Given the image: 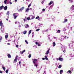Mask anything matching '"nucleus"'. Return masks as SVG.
I'll use <instances>...</instances> for the list:
<instances>
[{"mask_svg": "<svg viewBox=\"0 0 74 74\" xmlns=\"http://www.w3.org/2000/svg\"><path fill=\"white\" fill-rule=\"evenodd\" d=\"M17 60H18V55L16 56L15 58L14 59V63H16V62H17Z\"/></svg>", "mask_w": 74, "mask_h": 74, "instance_id": "nucleus-1", "label": "nucleus"}, {"mask_svg": "<svg viewBox=\"0 0 74 74\" xmlns=\"http://www.w3.org/2000/svg\"><path fill=\"white\" fill-rule=\"evenodd\" d=\"M13 16L14 17V19H15L18 17V15H16V13L13 14Z\"/></svg>", "mask_w": 74, "mask_h": 74, "instance_id": "nucleus-2", "label": "nucleus"}, {"mask_svg": "<svg viewBox=\"0 0 74 74\" xmlns=\"http://www.w3.org/2000/svg\"><path fill=\"white\" fill-rule=\"evenodd\" d=\"M33 60V62L34 64H35V63H36V62H37V60L36 59H32Z\"/></svg>", "mask_w": 74, "mask_h": 74, "instance_id": "nucleus-3", "label": "nucleus"}, {"mask_svg": "<svg viewBox=\"0 0 74 74\" xmlns=\"http://www.w3.org/2000/svg\"><path fill=\"white\" fill-rule=\"evenodd\" d=\"M58 60L60 61H63V58H59Z\"/></svg>", "mask_w": 74, "mask_h": 74, "instance_id": "nucleus-4", "label": "nucleus"}, {"mask_svg": "<svg viewBox=\"0 0 74 74\" xmlns=\"http://www.w3.org/2000/svg\"><path fill=\"white\" fill-rule=\"evenodd\" d=\"M3 25V23H2V21H0V26H1V27H2Z\"/></svg>", "mask_w": 74, "mask_h": 74, "instance_id": "nucleus-5", "label": "nucleus"}, {"mask_svg": "<svg viewBox=\"0 0 74 74\" xmlns=\"http://www.w3.org/2000/svg\"><path fill=\"white\" fill-rule=\"evenodd\" d=\"M7 8L8 7L7 6H6L3 8V9L4 10H7Z\"/></svg>", "mask_w": 74, "mask_h": 74, "instance_id": "nucleus-6", "label": "nucleus"}, {"mask_svg": "<svg viewBox=\"0 0 74 74\" xmlns=\"http://www.w3.org/2000/svg\"><path fill=\"white\" fill-rule=\"evenodd\" d=\"M25 52V50H24L23 51H22V52H21L20 53V54H23V53Z\"/></svg>", "mask_w": 74, "mask_h": 74, "instance_id": "nucleus-7", "label": "nucleus"}, {"mask_svg": "<svg viewBox=\"0 0 74 74\" xmlns=\"http://www.w3.org/2000/svg\"><path fill=\"white\" fill-rule=\"evenodd\" d=\"M24 8H24V7H22L20 8V11H22L23 10Z\"/></svg>", "mask_w": 74, "mask_h": 74, "instance_id": "nucleus-8", "label": "nucleus"}, {"mask_svg": "<svg viewBox=\"0 0 74 74\" xmlns=\"http://www.w3.org/2000/svg\"><path fill=\"white\" fill-rule=\"evenodd\" d=\"M53 1H50V3H49V5H50L51 4H53Z\"/></svg>", "mask_w": 74, "mask_h": 74, "instance_id": "nucleus-9", "label": "nucleus"}, {"mask_svg": "<svg viewBox=\"0 0 74 74\" xmlns=\"http://www.w3.org/2000/svg\"><path fill=\"white\" fill-rule=\"evenodd\" d=\"M65 38V37H64L63 36H62V37L60 38V40H62V39H63V38Z\"/></svg>", "mask_w": 74, "mask_h": 74, "instance_id": "nucleus-10", "label": "nucleus"}, {"mask_svg": "<svg viewBox=\"0 0 74 74\" xmlns=\"http://www.w3.org/2000/svg\"><path fill=\"white\" fill-rule=\"evenodd\" d=\"M49 50H47V52H46L45 54H46V55H48V53H49Z\"/></svg>", "mask_w": 74, "mask_h": 74, "instance_id": "nucleus-11", "label": "nucleus"}, {"mask_svg": "<svg viewBox=\"0 0 74 74\" xmlns=\"http://www.w3.org/2000/svg\"><path fill=\"white\" fill-rule=\"evenodd\" d=\"M8 55H7L8 58H11V55L10 54H8Z\"/></svg>", "mask_w": 74, "mask_h": 74, "instance_id": "nucleus-12", "label": "nucleus"}, {"mask_svg": "<svg viewBox=\"0 0 74 74\" xmlns=\"http://www.w3.org/2000/svg\"><path fill=\"white\" fill-rule=\"evenodd\" d=\"M4 8V6H1L0 7V9L1 10H2L3 8Z\"/></svg>", "mask_w": 74, "mask_h": 74, "instance_id": "nucleus-13", "label": "nucleus"}, {"mask_svg": "<svg viewBox=\"0 0 74 74\" xmlns=\"http://www.w3.org/2000/svg\"><path fill=\"white\" fill-rule=\"evenodd\" d=\"M29 10H30L29 8H27L26 9L25 12H28V11H29Z\"/></svg>", "mask_w": 74, "mask_h": 74, "instance_id": "nucleus-14", "label": "nucleus"}, {"mask_svg": "<svg viewBox=\"0 0 74 74\" xmlns=\"http://www.w3.org/2000/svg\"><path fill=\"white\" fill-rule=\"evenodd\" d=\"M25 28H28V27H29V26L28 24H27L25 27Z\"/></svg>", "mask_w": 74, "mask_h": 74, "instance_id": "nucleus-15", "label": "nucleus"}, {"mask_svg": "<svg viewBox=\"0 0 74 74\" xmlns=\"http://www.w3.org/2000/svg\"><path fill=\"white\" fill-rule=\"evenodd\" d=\"M27 33V31H24L23 32V33L24 34H26Z\"/></svg>", "mask_w": 74, "mask_h": 74, "instance_id": "nucleus-16", "label": "nucleus"}, {"mask_svg": "<svg viewBox=\"0 0 74 74\" xmlns=\"http://www.w3.org/2000/svg\"><path fill=\"white\" fill-rule=\"evenodd\" d=\"M45 59H46V60H48V58L47 57V56H45Z\"/></svg>", "mask_w": 74, "mask_h": 74, "instance_id": "nucleus-17", "label": "nucleus"}, {"mask_svg": "<svg viewBox=\"0 0 74 74\" xmlns=\"http://www.w3.org/2000/svg\"><path fill=\"white\" fill-rule=\"evenodd\" d=\"M67 21V19H66L63 22V23H65V22H66Z\"/></svg>", "mask_w": 74, "mask_h": 74, "instance_id": "nucleus-18", "label": "nucleus"}, {"mask_svg": "<svg viewBox=\"0 0 74 74\" xmlns=\"http://www.w3.org/2000/svg\"><path fill=\"white\" fill-rule=\"evenodd\" d=\"M60 30H58L57 31V33H60Z\"/></svg>", "mask_w": 74, "mask_h": 74, "instance_id": "nucleus-19", "label": "nucleus"}, {"mask_svg": "<svg viewBox=\"0 0 74 74\" xmlns=\"http://www.w3.org/2000/svg\"><path fill=\"white\" fill-rule=\"evenodd\" d=\"M15 23L16 24H19V22H18V21H16L15 22Z\"/></svg>", "mask_w": 74, "mask_h": 74, "instance_id": "nucleus-20", "label": "nucleus"}, {"mask_svg": "<svg viewBox=\"0 0 74 74\" xmlns=\"http://www.w3.org/2000/svg\"><path fill=\"white\" fill-rule=\"evenodd\" d=\"M3 39V38L1 36L0 37V42H1V40Z\"/></svg>", "mask_w": 74, "mask_h": 74, "instance_id": "nucleus-21", "label": "nucleus"}, {"mask_svg": "<svg viewBox=\"0 0 74 74\" xmlns=\"http://www.w3.org/2000/svg\"><path fill=\"white\" fill-rule=\"evenodd\" d=\"M53 47H55L56 45V44L55 43V42H53Z\"/></svg>", "mask_w": 74, "mask_h": 74, "instance_id": "nucleus-22", "label": "nucleus"}, {"mask_svg": "<svg viewBox=\"0 0 74 74\" xmlns=\"http://www.w3.org/2000/svg\"><path fill=\"white\" fill-rule=\"evenodd\" d=\"M63 71L62 70H61L60 71V74H62V73H63Z\"/></svg>", "mask_w": 74, "mask_h": 74, "instance_id": "nucleus-23", "label": "nucleus"}, {"mask_svg": "<svg viewBox=\"0 0 74 74\" xmlns=\"http://www.w3.org/2000/svg\"><path fill=\"white\" fill-rule=\"evenodd\" d=\"M30 19V18L29 17H27V20H28V21H29Z\"/></svg>", "mask_w": 74, "mask_h": 74, "instance_id": "nucleus-24", "label": "nucleus"}, {"mask_svg": "<svg viewBox=\"0 0 74 74\" xmlns=\"http://www.w3.org/2000/svg\"><path fill=\"white\" fill-rule=\"evenodd\" d=\"M71 8H72V10H74V5H73L72 6Z\"/></svg>", "mask_w": 74, "mask_h": 74, "instance_id": "nucleus-25", "label": "nucleus"}, {"mask_svg": "<svg viewBox=\"0 0 74 74\" xmlns=\"http://www.w3.org/2000/svg\"><path fill=\"white\" fill-rule=\"evenodd\" d=\"M5 38H8V34H7L5 36Z\"/></svg>", "mask_w": 74, "mask_h": 74, "instance_id": "nucleus-26", "label": "nucleus"}, {"mask_svg": "<svg viewBox=\"0 0 74 74\" xmlns=\"http://www.w3.org/2000/svg\"><path fill=\"white\" fill-rule=\"evenodd\" d=\"M4 3L5 4H7V0H5L4 1Z\"/></svg>", "mask_w": 74, "mask_h": 74, "instance_id": "nucleus-27", "label": "nucleus"}, {"mask_svg": "<svg viewBox=\"0 0 74 74\" xmlns=\"http://www.w3.org/2000/svg\"><path fill=\"white\" fill-rule=\"evenodd\" d=\"M34 18H35V17L33 16H32L31 19H33Z\"/></svg>", "mask_w": 74, "mask_h": 74, "instance_id": "nucleus-28", "label": "nucleus"}, {"mask_svg": "<svg viewBox=\"0 0 74 74\" xmlns=\"http://www.w3.org/2000/svg\"><path fill=\"white\" fill-rule=\"evenodd\" d=\"M31 32H32V30H30L29 32V34H30L31 33Z\"/></svg>", "mask_w": 74, "mask_h": 74, "instance_id": "nucleus-29", "label": "nucleus"}, {"mask_svg": "<svg viewBox=\"0 0 74 74\" xmlns=\"http://www.w3.org/2000/svg\"><path fill=\"white\" fill-rule=\"evenodd\" d=\"M32 37H34V32L32 33Z\"/></svg>", "mask_w": 74, "mask_h": 74, "instance_id": "nucleus-30", "label": "nucleus"}, {"mask_svg": "<svg viewBox=\"0 0 74 74\" xmlns=\"http://www.w3.org/2000/svg\"><path fill=\"white\" fill-rule=\"evenodd\" d=\"M30 6H31V3L29 4L28 7V8H29V7H30Z\"/></svg>", "mask_w": 74, "mask_h": 74, "instance_id": "nucleus-31", "label": "nucleus"}, {"mask_svg": "<svg viewBox=\"0 0 74 74\" xmlns=\"http://www.w3.org/2000/svg\"><path fill=\"white\" fill-rule=\"evenodd\" d=\"M5 72L6 73H8V70H6L5 71Z\"/></svg>", "mask_w": 74, "mask_h": 74, "instance_id": "nucleus-32", "label": "nucleus"}, {"mask_svg": "<svg viewBox=\"0 0 74 74\" xmlns=\"http://www.w3.org/2000/svg\"><path fill=\"white\" fill-rule=\"evenodd\" d=\"M9 11H8L7 13V15H9Z\"/></svg>", "mask_w": 74, "mask_h": 74, "instance_id": "nucleus-33", "label": "nucleus"}, {"mask_svg": "<svg viewBox=\"0 0 74 74\" xmlns=\"http://www.w3.org/2000/svg\"><path fill=\"white\" fill-rule=\"evenodd\" d=\"M61 67H62V65H59L58 66V68H59V69H60V68H61Z\"/></svg>", "mask_w": 74, "mask_h": 74, "instance_id": "nucleus-34", "label": "nucleus"}, {"mask_svg": "<svg viewBox=\"0 0 74 74\" xmlns=\"http://www.w3.org/2000/svg\"><path fill=\"white\" fill-rule=\"evenodd\" d=\"M68 72L70 73V74H71V71L69 70L68 71Z\"/></svg>", "mask_w": 74, "mask_h": 74, "instance_id": "nucleus-35", "label": "nucleus"}, {"mask_svg": "<svg viewBox=\"0 0 74 74\" xmlns=\"http://www.w3.org/2000/svg\"><path fill=\"white\" fill-rule=\"evenodd\" d=\"M28 58H31V54H29L28 56Z\"/></svg>", "mask_w": 74, "mask_h": 74, "instance_id": "nucleus-36", "label": "nucleus"}, {"mask_svg": "<svg viewBox=\"0 0 74 74\" xmlns=\"http://www.w3.org/2000/svg\"><path fill=\"white\" fill-rule=\"evenodd\" d=\"M34 66H36V67H37L38 65H37V64H35Z\"/></svg>", "mask_w": 74, "mask_h": 74, "instance_id": "nucleus-37", "label": "nucleus"}, {"mask_svg": "<svg viewBox=\"0 0 74 74\" xmlns=\"http://www.w3.org/2000/svg\"><path fill=\"white\" fill-rule=\"evenodd\" d=\"M25 41L26 43V44H28V42H27V40H25Z\"/></svg>", "mask_w": 74, "mask_h": 74, "instance_id": "nucleus-38", "label": "nucleus"}, {"mask_svg": "<svg viewBox=\"0 0 74 74\" xmlns=\"http://www.w3.org/2000/svg\"><path fill=\"white\" fill-rule=\"evenodd\" d=\"M35 44L36 45H38V44H39V43H38V42H35Z\"/></svg>", "mask_w": 74, "mask_h": 74, "instance_id": "nucleus-39", "label": "nucleus"}, {"mask_svg": "<svg viewBox=\"0 0 74 74\" xmlns=\"http://www.w3.org/2000/svg\"><path fill=\"white\" fill-rule=\"evenodd\" d=\"M69 1H71V3H73V0H69Z\"/></svg>", "mask_w": 74, "mask_h": 74, "instance_id": "nucleus-40", "label": "nucleus"}, {"mask_svg": "<svg viewBox=\"0 0 74 74\" xmlns=\"http://www.w3.org/2000/svg\"><path fill=\"white\" fill-rule=\"evenodd\" d=\"M2 68H3V69L4 70H5V67H4V66H3Z\"/></svg>", "mask_w": 74, "mask_h": 74, "instance_id": "nucleus-41", "label": "nucleus"}, {"mask_svg": "<svg viewBox=\"0 0 74 74\" xmlns=\"http://www.w3.org/2000/svg\"><path fill=\"white\" fill-rule=\"evenodd\" d=\"M38 18H39V16H38L37 17H36V19H38Z\"/></svg>", "mask_w": 74, "mask_h": 74, "instance_id": "nucleus-42", "label": "nucleus"}, {"mask_svg": "<svg viewBox=\"0 0 74 74\" xmlns=\"http://www.w3.org/2000/svg\"><path fill=\"white\" fill-rule=\"evenodd\" d=\"M44 1H42V4H44Z\"/></svg>", "mask_w": 74, "mask_h": 74, "instance_id": "nucleus-43", "label": "nucleus"}, {"mask_svg": "<svg viewBox=\"0 0 74 74\" xmlns=\"http://www.w3.org/2000/svg\"><path fill=\"white\" fill-rule=\"evenodd\" d=\"M39 30H40V29H37L36 30V32H37V31H39Z\"/></svg>", "mask_w": 74, "mask_h": 74, "instance_id": "nucleus-44", "label": "nucleus"}, {"mask_svg": "<svg viewBox=\"0 0 74 74\" xmlns=\"http://www.w3.org/2000/svg\"><path fill=\"white\" fill-rule=\"evenodd\" d=\"M21 63H22V62H19V64H21Z\"/></svg>", "mask_w": 74, "mask_h": 74, "instance_id": "nucleus-45", "label": "nucleus"}, {"mask_svg": "<svg viewBox=\"0 0 74 74\" xmlns=\"http://www.w3.org/2000/svg\"><path fill=\"white\" fill-rule=\"evenodd\" d=\"M45 10V9H42L43 11H44Z\"/></svg>", "mask_w": 74, "mask_h": 74, "instance_id": "nucleus-46", "label": "nucleus"}, {"mask_svg": "<svg viewBox=\"0 0 74 74\" xmlns=\"http://www.w3.org/2000/svg\"><path fill=\"white\" fill-rule=\"evenodd\" d=\"M18 47H19V46H18V45H16V47H17V48H18Z\"/></svg>", "mask_w": 74, "mask_h": 74, "instance_id": "nucleus-47", "label": "nucleus"}, {"mask_svg": "<svg viewBox=\"0 0 74 74\" xmlns=\"http://www.w3.org/2000/svg\"><path fill=\"white\" fill-rule=\"evenodd\" d=\"M63 52H64V53H65V52H66V51L65 50H63Z\"/></svg>", "mask_w": 74, "mask_h": 74, "instance_id": "nucleus-48", "label": "nucleus"}, {"mask_svg": "<svg viewBox=\"0 0 74 74\" xmlns=\"http://www.w3.org/2000/svg\"><path fill=\"white\" fill-rule=\"evenodd\" d=\"M48 29H47L45 30V32H48Z\"/></svg>", "mask_w": 74, "mask_h": 74, "instance_id": "nucleus-49", "label": "nucleus"}, {"mask_svg": "<svg viewBox=\"0 0 74 74\" xmlns=\"http://www.w3.org/2000/svg\"><path fill=\"white\" fill-rule=\"evenodd\" d=\"M3 73V71H0V73Z\"/></svg>", "mask_w": 74, "mask_h": 74, "instance_id": "nucleus-50", "label": "nucleus"}, {"mask_svg": "<svg viewBox=\"0 0 74 74\" xmlns=\"http://www.w3.org/2000/svg\"><path fill=\"white\" fill-rule=\"evenodd\" d=\"M44 72L45 74H46V71H44Z\"/></svg>", "mask_w": 74, "mask_h": 74, "instance_id": "nucleus-51", "label": "nucleus"}, {"mask_svg": "<svg viewBox=\"0 0 74 74\" xmlns=\"http://www.w3.org/2000/svg\"><path fill=\"white\" fill-rule=\"evenodd\" d=\"M45 58H42V60H45Z\"/></svg>", "mask_w": 74, "mask_h": 74, "instance_id": "nucleus-52", "label": "nucleus"}, {"mask_svg": "<svg viewBox=\"0 0 74 74\" xmlns=\"http://www.w3.org/2000/svg\"><path fill=\"white\" fill-rule=\"evenodd\" d=\"M38 46H41V45H40V44H38Z\"/></svg>", "mask_w": 74, "mask_h": 74, "instance_id": "nucleus-53", "label": "nucleus"}, {"mask_svg": "<svg viewBox=\"0 0 74 74\" xmlns=\"http://www.w3.org/2000/svg\"><path fill=\"white\" fill-rule=\"evenodd\" d=\"M10 4H12V2H10Z\"/></svg>", "mask_w": 74, "mask_h": 74, "instance_id": "nucleus-54", "label": "nucleus"}, {"mask_svg": "<svg viewBox=\"0 0 74 74\" xmlns=\"http://www.w3.org/2000/svg\"><path fill=\"white\" fill-rule=\"evenodd\" d=\"M23 21H26V19H24Z\"/></svg>", "mask_w": 74, "mask_h": 74, "instance_id": "nucleus-55", "label": "nucleus"}, {"mask_svg": "<svg viewBox=\"0 0 74 74\" xmlns=\"http://www.w3.org/2000/svg\"><path fill=\"white\" fill-rule=\"evenodd\" d=\"M14 1L15 2H16L17 1V0H14Z\"/></svg>", "mask_w": 74, "mask_h": 74, "instance_id": "nucleus-56", "label": "nucleus"}, {"mask_svg": "<svg viewBox=\"0 0 74 74\" xmlns=\"http://www.w3.org/2000/svg\"><path fill=\"white\" fill-rule=\"evenodd\" d=\"M56 60H58V58H57L56 59Z\"/></svg>", "mask_w": 74, "mask_h": 74, "instance_id": "nucleus-57", "label": "nucleus"}, {"mask_svg": "<svg viewBox=\"0 0 74 74\" xmlns=\"http://www.w3.org/2000/svg\"><path fill=\"white\" fill-rule=\"evenodd\" d=\"M25 19H27V17H25Z\"/></svg>", "mask_w": 74, "mask_h": 74, "instance_id": "nucleus-58", "label": "nucleus"}, {"mask_svg": "<svg viewBox=\"0 0 74 74\" xmlns=\"http://www.w3.org/2000/svg\"><path fill=\"white\" fill-rule=\"evenodd\" d=\"M8 18H7V19H6V20H7V21H8Z\"/></svg>", "mask_w": 74, "mask_h": 74, "instance_id": "nucleus-59", "label": "nucleus"}, {"mask_svg": "<svg viewBox=\"0 0 74 74\" xmlns=\"http://www.w3.org/2000/svg\"><path fill=\"white\" fill-rule=\"evenodd\" d=\"M7 44H8V45H10V43H8Z\"/></svg>", "mask_w": 74, "mask_h": 74, "instance_id": "nucleus-60", "label": "nucleus"}, {"mask_svg": "<svg viewBox=\"0 0 74 74\" xmlns=\"http://www.w3.org/2000/svg\"><path fill=\"white\" fill-rule=\"evenodd\" d=\"M56 38V37H55L54 38Z\"/></svg>", "mask_w": 74, "mask_h": 74, "instance_id": "nucleus-61", "label": "nucleus"}, {"mask_svg": "<svg viewBox=\"0 0 74 74\" xmlns=\"http://www.w3.org/2000/svg\"><path fill=\"white\" fill-rule=\"evenodd\" d=\"M26 0V1H29V0Z\"/></svg>", "mask_w": 74, "mask_h": 74, "instance_id": "nucleus-62", "label": "nucleus"}, {"mask_svg": "<svg viewBox=\"0 0 74 74\" xmlns=\"http://www.w3.org/2000/svg\"><path fill=\"white\" fill-rule=\"evenodd\" d=\"M38 21H40V19H38Z\"/></svg>", "mask_w": 74, "mask_h": 74, "instance_id": "nucleus-63", "label": "nucleus"}, {"mask_svg": "<svg viewBox=\"0 0 74 74\" xmlns=\"http://www.w3.org/2000/svg\"><path fill=\"white\" fill-rule=\"evenodd\" d=\"M65 37V38H66V37Z\"/></svg>", "mask_w": 74, "mask_h": 74, "instance_id": "nucleus-64", "label": "nucleus"}]
</instances>
